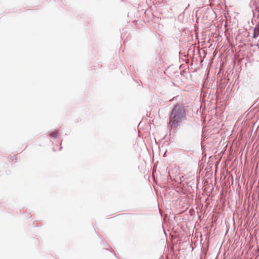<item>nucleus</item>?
<instances>
[{"mask_svg": "<svg viewBox=\"0 0 259 259\" xmlns=\"http://www.w3.org/2000/svg\"><path fill=\"white\" fill-rule=\"evenodd\" d=\"M186 109L184 106L176 105L169 117V124L171 128H176L180 124L186 120Z\"/></svg>", "mask_w": 259, "mask_h": 259, "instance_id": "nucleus-1", "label": "nucleus"}, {"mask_svg": "<svg viewBox=\"0 0 259 259\" xmlns=\"http://www.w3.org/2000/svg\"><path fill=\"white\" fill-rule=\"evenodd\" d=\"M259 35V27H255L253 30V38H256Z\"/></svg>", "mask_w": 259, "mask_h": 259, "instance_id": "nucleus-2", "label": "nucleus"}, {"mask_svg": "<svg viewBox=\"0 0 259 259\" xmlns=\"http://www.w3.org/2000/svg\"><path fill=\"white\" fill-rule=\"evenodd\" d=\"M59 134V132L57 130H55L54 131L52 132L50 134V136L52 138H55L58 137Z\"/></svg>", "mask_w": 259, "mask_h": 259, "instance_id": "nucleus-3", "label": "nucleus"}]
</instances>
